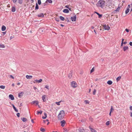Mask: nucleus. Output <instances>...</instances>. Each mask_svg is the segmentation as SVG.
Returning <instances> with one entry per match:
<instances>
[{
    "instance_id": "nucleus-2",
    "label": "nucleus",
    "mask_w": 132,
    "mask_h": 132,
    "mask_svg": "<svg viewBox=\"0 0 132 132\" xmlns=\"http://www.w3.org/2000/svg\"><path fill=\"white\" fill-rule=\"evenodd\" d=\"M64 116V111L63 110L61 111L58 116V119L59 120H61L63 118Z\"/></svg>"
},
{
    "instance_id": "nucleus-13",
    "label": "nucleus",
    "mask_w": 132,
    "mask_h": 132,
    "mask_svg": "<svg viewBox=\"0 0 132 132\" xmlns=\"http://www.w3.org/2000/svg\"><path fill=\"white\" fill-rule=\"evenodd\" d=\"M46 96L45 95H43L42 96V98L44 102H45L46 101Z\"/></svg>"
},
{
    "instance_id": "nucleus-41",
    "label": "nucleus",
    "mask_w": 132,
    "mask_h": 132,
    "mask_svg": "<svg viewBox=\"0 0 132 132\" xmlns=\"http://www.w3.org/2000/svg\"><path fill=\"white\" fill-rule=\"evenodd\" d=\"M60 101H59L58 102H55V103L58 105H60Z\"/></svg>"
},
{
    "instance_id": "nucleus-15",
    "label": "nucleus",
    "mask_w": 132,
    "mask_h": 132,
    "mask_svg": "<svg viewBox=\"0 0 132 132\" xmlns=\"http://www.w3.org/2000/svg\"><path fill=\"white\" fill-rule=\"evenodd\" d=\"M63 12L65 13H68L69 12V10L68 9H64L63 11Z\"/></svg>"
},
{
    "instance_id": "nucleus-40",
    "label": "nucleus",
    "mask_w": 132,
    "mask_h": 132,
    "mask_svg": "<svg viewBox=\"0 0 132 132\" xmlns=\"http://www.w3.org/2000/svg\"><path fill=\"white\" fill-rule=\"evenodd\" d=\"M110 124V121H108L106 123V126L109 125Z\"/></svg>"
},
{
    "instance_id": "nucleus-24",
    "label": "nucleus",
    "mask_w": 132,
    "mask_h": 132,
    "mask_svg": "<svg viewBox=\"0 0 132 132\" xmlns=\"http://www.w3.org/2000/svg\"><path fill=\"white\" fill-rule=\"evenodd\" d=\"M128 48V47L127 46H125L123 47V49L124 51H125Z\"/></svg>"
},
{
    "instance_id": "nucleus-5",
    "label": "nucleus",
    "mask_w": 132,
    "mask_h": 132,
    "mask_svg": "<svg viewBox=\"0 0 132 132\" xmlns=\"http://www.w3.org/2000/svg\"><path fill=\"white\" fill-rule=\"evenodd\" d=\"M120 9V7L119 6L118 8L115 10L113 12L111 13L113 14H114L117 13V12H119Z\"/></svg>"
},
{
    "instance_id": "nucleus-54",
    "label": "nucleus",
    "mask_w": 132,
    "mask_h": 132,
    "mask_svg": "<svg viewBox=\"0 0 132 132\" xmlns=\"http://www.w3.org/2000/svg\"><path fill=\"white\" fill-rule=\"evenodd\" d=\"M17 0H12L13 2V3H15L16 2Z\"/></svg>"
},
{
    "instance_id": "nucleus-51",
    "label": "nucleus",
    "mask_w": 132,
    "mask_h": 132,
    "mask_svg": "<svg viewBox=\"0 0 132 132\" xmlns=\"http://www.w3.org/2000/svg\"><path fill=\"white\" fill-rule=\"evenodd\" d=\"M129 44L130 46H132V42H130L129 43Z\"/></svg>"
},
{
    "instance_id": "nucleus-10",
    "label": "nucleus",
    "mask_w": 132,
    "mask_h": 132,
    "mask_svg": "<svg viewBox=\"0 0 132 132\" xmlns=\"http://www.w3.org/2000/svg\"><path fill=\"white\" fill-rule=\"evenodd\" d=\"M72 72L73 71H71L70 72V73L68 75V77L70 79H71L72 77Z\"/></svg>"
},
{
    "instance_id": "nucleus-17",
    "label": "nucleus",
    "mask_w": 132,
    "mask_h": 132,
    "mask_svg": "<svg viewBox=\"0 0 132 132\" xmlns=\"http://www.w3.org/2000/svg\"><path fill=\"white\" fill-rule=\"evenodd\" d=\"M26 78L28 79H30L31 78H32V76L31 75H26Z\"/></svg>"
},
{
    "instance_id": "nucleus-58",
    "label": "nucleus",
    "mask_w": 132,
    "mask_h": 132,
    "mask_svg": "<svg viewBox=\"0 0 132 132\" xmlns=\"http://www.w3.org/2000/svg\"><path fill=\"white\" fill-rule=\"evenodd\" d=\"M22 106V103H20V105H19V106Z\"/></svg>"
},
{
    "instance_id": "nucleus-56",
    "label": "nucleus",
    "mask_w": 132,
    "mask_h": 132,
    "mask_svg": "<svg viewBox=\"0 0 132 132\" xmlns=\"http://www.w3.org/2000/svg\"><path fill=\"white\" fill-rule=\"evenodd\" d=\"M130 110L132 111V105L130 107Z\"/></svg>"
},
{
    "instance_id": "nucleus-14",
    "label": "nucleus",
    "mask_w": 132,
    "mask_h": 132,
    "mask_svg": "<svg viewBox=\"0 0 132 132\" xmlns=\"http://www.w3.org/2000/svg\"><path fill=\"white\" fill-rule=\"evenodd\" d=\"M12 105L13 107V109L16 112H18V110L15 107L14 105L13 104H12Z\"/></svg>"
},
{
    "instance_id": "nucleus-22",
    "label": "nucleus",
    "mask_w": 132,
    "mask_h": 132,
    "mask_svg": "<svg viewBox=\"0 0 132 132\" xmlns=\"http://www.w3.org/2000/svg\"><path fill=\"white\" fill-rule=\"evenodd\" d=\"M16 9L14 6H12V12H14L15 11Z\"/></svg>"
},
{
    "instance_id": "nucleus-4",
    "label": "nucleus",
    "mask_w": 132,
    "mask_h": 132,
    "mask_svg": "<svg viewBox=\"0 0 132 132\" xmlns=\"http://www.w3.org/2000/svg\"><path fill=\"white\" fill-rule=\"evenodd\" d=\"M103 27H104V30H109L110 29V28L109 26H106V24H104L103 25Z\"/></svg>"
},
{
    "instance_id": "nucleus-23",
    "label": "nucleus",
    "mask_w": 132,
    "mask_h": 132,
    "mask_svg": "<svg viewBox=\"0 0 132 132\" xmlns=\"http://www.w3.org/2000/svg\"><path fill=\"white\" fill-rule=\"evenodd\" d=\"M39 6L37 3H36V5L35 7V10H37L39 9Z\"/></svg>"
},
{
    "instance_id": "nucleus-36",
    "label": "nucleus",
    "mask_w": 132,
    "mask_h": 132,
    "mask_svg": "<svg viewBox=\"0 0 132 132\" xmlns=\"http://www.w3.org/2000/svg\"><path fill=\"white\" fill-rule=\"evenodd\" d=\"M37 3L39 5H40L41 3V0H38Z\"/></svg>"
},
{
    "instance_id": "nucleus-52",
    "label": "nucleus",
    "mask_w": 132,
    "mask_h": 132,
    "mask_svg": "<svg viewBox=\"0 0 132 132\" xmlns=\"http://www.w3.org/2000/svg\"><path fill=\"white\" fill-rule=\"evenodd\" d=\"M2 33L3 34V35H4L6 34V32L5 31V32H2Z\"/></svg>"
},
{
    "instance_id": "nucleus-11",
    "label": "nucleus",
    "mask_w": 132,
    "mask_h": 132,
    "mask_svg": "<svg viewBox=\"0 0 132 132\" xmlns=\"http://www.w3.org/2000/svg\"><path fill=\"white\" fill-rule=\"evenodd\" d=\"M9 99L12 100H14V97L13 95L11 94H10L9 95Z\"/></svg>"
},
{
    "instance_id": "nucleus-21",
    "label": "nucleus",
    "mask_w": 132,
    "mask_h": 132,
    "mask_svg": "<svg viewBox=\"0 0 132 132\" xmlns=\"http://www.w3.org/2000/svg\"><path fill=\"white\" fill-rule=\"evenodd\" d=\"M112 83V81L110 80L108 81L107 82V84L109 85H111Z\"/></svg>"
},
{
    "instance_id": "nucleus-32",
    "label": "nucleus",
    "mask_w": 132,
    "mask_h": 132,
    "mask_svg": "<svg viewBox=\"0 0 132 132\" xmlns=\"http://www.w3.org/2000/svg\"><path fill=\"white\" fill-rule=\"evenodd\" d=\"M5 45L3 44H0V48H4L5 47Z\"/></svg>"
},
{
    "instance_id": "nucleus-50",
    "label": "nucleus",
    "mask_w": 132,
    "mask_h": 132,
    "mask_svg": "<svg viewBox=\"0 0 132 132\" xmlns=\"http://www.w3.org/2000/svg\"><path fill=\"white\" fill-rule=\"evenodd\" d=\"M45 88H47V89H49V88H48V86H47V85H46L45 86Z\"/></svg>"
},
{
    "instance_id": "nucleus-63",
    "label": "nucleus",
    "mask_w": 132,
    "mask_h": 132,
    "mask_svg": "<svg viewBox=\"0 0 132 132\" xmlns=\"http://www.w3.org/2000/svg\"><path fill=\"white\" fill-rule=\"evenodd\" d=\"M95 13H96L97 15L99 13H98V12H95Z\"/></svg>"
},
{
    "instance_id": "nucleus-1",
    "label": "nucleus",
    "mask_w": 132,
    "mask_h": 132,
    "mask_svg": "<svg viewBox=\"0 0 132 132\" xmlns=\"http://www.w3.org/2000/svg\"><path fill=\"white\" fill-rule=\"evenodd\" d=\"M105 2L103 0H100L97 3L96 5L98 7L103 8L105 5Z\"/></svg>"
},
{
    "instance_id": "nucleus-18",
    "label": "nucleus",
    "mask_w": 132,
    "mask_h": 132,
    "mask_svg": "<svg viewBox=\"0 0 132 132\" xmlns=\"http://www.w3.org/2000/svg\"><path fill=\"white\" fill-rule=\"evenodd\" d=\"M6 29V27L4 25L2 26L1 28V30L2 31H4Z\"/></svg>"
},
{
    "instance_id": "nucleus-45",
    "label": "nucleus",
    "mask_w": 132,
    "mask_h": 132,
    "mask_svg": "<svg viewBox=\"0 0 132 132\" xmlns=\"http://www.w3.org/2000/svg\"><path fill=\"white\" fill-rule=\"evenodd\" d=\"M65 20L67 21L68 22H69V19L68 18H66Z\"/></svg>"
},
{
    "instance_id": "nucleus-35",
    "label": "nucleus",
    "mask_w": 132,
    "mask_h": 132,
    "mask_svg": "<svg viewBox=\"0 0 132 132\" xmlns=\"http://www.w3.org/2000/svg\"><path fill=\"white\" fill-rule=\"evenodd\" d=\"M5 88V86L3 85H1L0 86V88L2 89H4Z\"/></svg>"
},
{
    "instance_id": "nucleus-20",
    "label": "nucleus",
    "mask_w": 132,
    "mask_h": 132,
    "mask_svg": "<svg viewBox=\"0 0 132 132\" xmlns=\"http://www.w3.org/2000/svg\"><path fill=\"white\" fill-rule=\"evenodd\" d=\"M44 16V14L43 13H41L37 15L38 17H43Z\"/></svg>"
},
{
    "instance_id": "nucleus-3",
    "label": "nucleus",
    "mask_w": 132,
    "mask_h": 132,
    "mask_svg": "<svg viewBox=\"0 0 132 132\" xmlns=\"http://www.w3.org/2000/svg\"><path fill=\"white\" fill-rule=\"evenodd\" d=\"M71 86L72 87L75 88L77 87V84L75 81H72L71 82Z\"/></svg>"
},
{
    "instance_id": "nucleus-59",
    "label": "nucleus",
    "mask_w": 132,
    "mask_h": 132,
    "mask_svg": "<svg viewBox=\"0 0 132 132\" xmlns=\"http://www.w3.org/2000/svg\"><path fill=\"white\" fill-rule=\"evenodd\" d=\"M44 6H45L46 5H47V3H45L43 4Z\"/></svg>"
},
{
    "instance_id": "nucleus-16",
    "label": "nucleus",
    "mask_w": 132,
    "mask_h": 132,
    "mask_svg": "<svg viewBox=\"0 0 132 132\" xmlns=\"http://www.w3.org/2000/svg\"><path fill=\"white\" fill-rule=\"evenodd\" d=\"M21 120L24 122H26L27 120L26 118L24 117L21 118Z\"/></svg>"
},
{
    "instance_id": "nucleus-38",
    "label": "nucleus",
    "mask_w": 132,
    "mask_h": 132,
    "mask_svg": "<svg viewBox=\"0 0 132 132\" xmlns=\"http://www.w3.org/2000/svg\"><path fill=\"white\" fill-rule=\"evenodd\" d=\"M98 15V18H100L102 17V14H100L99 13Z\"/></svg>"
},
{
    "instance_id": "nucleus-25",
    "label": "nucleus",
    "mask_w": 132,
    "mask_h": 132,
    "mask_svg": "<svg viewBox=\"0 0 132 132\" xmlns=\"http://www.w3.org/2000/svg\"><path fill=\"white\" fill-rule=\"evenodd\" d=\"M18 3L20 4H21L22 3L23 1V0H17Z\"/></svg>"
},
{
    "instance_id": "nucleus-55",
    "label": "nucleus",
    "mask_w": 132,
    "mask_h": 132,
    "mask_svg": "<svg viewBox=\"0 0 132 132\" xmlns=\"http://www.w3.org/2000/svg\"><path fill=\"white\" fill-rule=\"evenodd\" d=\"M44 115L45 116V117H46L47 118V114L45 112L44 113Z\"/></svg>"
},
{
    "instance_id": "nucleus-31",
    "label": "nucleus",
    "mask_w": 132,
    "mask_h": 132,
    "mask_svg": "<svg viewBox=\"0 0 132 132\" xmlns=\"http://www.w3.org/2000/svg\"><path fill=\"white\" fill-rule=\"evenodd\" d=\"M48 2L50 3H52V0H46L45 3Z\"/></svg>"
},
{
    "instance_id": "nucleus-29",
    "label": "nucleus",
    "mask_w": 132,
    "mask_h": 132,
    "mask_svg": "<svg viewBox=\"0 0 132 132\" xmlns=\"http://www.w3.org/2000/svg\"><path fill=\"white\" fill-rule=\"evenodd\" d=\"M40 130L42 132H44L45 131V130L44 128L41 127L40 129Z\"/></svg>"
},
{
    "instance_id": "nucleus-42",
    "label": "nucleus",
    "mask_w": 132,
    "mask_h": 132,
    "mask_svg": "<svg viewBox=\"0 0 132 132\" xmlns=\"http://www.w3.org/2000/svg\"><path fill=\"white\" fill-rule=\"evenodd\" d=\"M94 68L93 67L90 70V73H92L94 71Z\"/></svg>"
},
{
    "instance_id": "nucleus-28",
    "label": "nucleus",
    "mask_w": 132,
    "mask_h": 132,
    "mask_svg": "<svg viewBox=\"0 0 132 132\" xmlns=\"http://www.w3.org/2000/svg\"><path fill=\"white\" fill-rule=\"evenodd\" d=\"M129 8H127L126 10L125 11V14H127L129 12Z\"/></svg>"
},
{
    "instance_id": "nucleus-34",
    "label": "nucleus",
    "mask_w": 132,
    "mask_h": 132,
    "mask_svg": "<svg viewBox=\"0 0 132 132\" xmlns=\"http://www.w3.org/2000/svg\"><path fill=\"white\" fill-rule=\"evenodd\" d=\"M113 110H114V109L113 108V106H111V109H110V112H112L113 111Z\"/></svg>"
},
{
    "instance_id": "nucleus-60",
    "label": "nucleus",
    "mask_w": 132,
    "mask_h": 132,
    "mask_svg": "<svg viewBox=\"0 0 132 132\" xmlns=\"http://www.w3.org/2000/svg\"><path fill=\"white\" fill-rule=\"evenodd\" d=\"M65 7H66V8H67V9H68L69 8V6L67 5H66L65 6Z\"/></svg>"
},
{
    "instance_id": "nucleus-46",
    "label": "nucleus",
    "mask_w": 132,
    "mask_h": 132,
    "mask_svg": "<svg viewBox=\"0 0 132 132\" xmlns=\"http://www.w3.org/2000/svg\"><path fill=\"white\" fill-rule=\"evenodd\" d=\"M55 20L57 22L59 21V18H56L55 19Z\"/></svg>"
},
{
    "instance_id": "nucleus-7",
    "label": "nucleus",
    "mask_w": 132,
    "mask_h": 132,
    "mask_svg": "<svg viewBox=\"0 0 132 132\" xmlns=\"http://www.w3.org/2000/svg\"><path fill=\"white\" fill-rule=\"evenodd\" d=\"M60 123L61 124V126L62 127H63L65 125V124L66 123L65 121L64 120H63L61 121Z\"/></svg>"
},
{
    "instance_id": "nucleus-30",
    "label": "nucleus",
    "mask_w": 132,
    "mask_h": 132,
    "mask_svg": "<svg viewBox=\"0 0 132 132\" xmlns=\"http://www.w3.org/2000/svg\"><path fill=\"white\" fill-rule=\"evenodd\" d=\"M43 111L42 110H40V111H37V114L38 115L39 114H41L42 113Z\"/></svg>"
},
{
    "instance_id": "nucleus-47",
    "label": "nucleus",
    "mask_w": 132,
    "mask_h": 132,
    "mask_svg": "<svg viewBox=\"0 0 132 132\" xmlns=\"http://www.w3.org/2000/svg\"><path fill=\"white\" fill-rule=\"evenodd\" d=\"M10 77L13 79H14V77L12 75H10Z\"/></svg>"
},
{
    "instance_id": "nucleus-27",
    "label": "nucleus",
    "mask_w": 132,
    "mask_h": 132,
    "mask_svg": "<svg viewBox=\"0 0 132 132\" xmlns=\"http://www.w3.org/2000/svg\"><path fill=\"white\" fill-rule=\"evenodd\" d=\"M121 76H119L117 77L116 78V80L117 82L118 81H119L120 79H121Z\"/></svg>"
},
{
    "instance_id": "nucleus-19",
    "label": "nucleus",
    "mask_w": 132,
    "mask_h": 132,
    "mask_svg": "<svg viewBox=\"0 0 132 132\" xmlns=\"http://www.w3.org/2000/svg\"><path fill=\"white\" fill-rule=\"evenodd\" d=\"M31 103L32 104L35 103L36 104V105H38V102L37 101H34L32 102Z\"/></svg>"
},
{
    "instance_id": "nucleus-33",
    "label": "nucleus",
    "mask_w": 132,
    "mask_h": 132,
    "mask_svg": "<svg viewBox=\"0 0 132 132\" xmlns=\"http://www.w3.org/2000/svg\"><path fill=\"white\" fill-rule=\"evenodd\" d=\"M84 102L86 104H89V102L88 100H85Z\"/></svg>"
},
{
    "instance_id": "nucleus-61",
    "label": "nucleus",
    "mask_w": 132,
    "mask_h": 132,
    "mask_svg": "<svg viewBox=\"0 0 132 132\" xmlns=\"http://www.w3.org/2000/svg\"><path fill=\"white\" fill-rule=\"evenodd\" d=\"M128 7H127L128 8H129V9L131 7V6H130V5L129 4L128 5Z\"/></svg>"
},
{
    "instance_id": "nucleus-62",
    "label": "nucleus",
    "mask_w": 132,
    "mask_h": 132,
    "mask_svg": "<svg viewBox=\"0 0 132 132\" xmlns=\"http://www.w3.org/2000/svg\"><path fill=\"white\" fill-rule=\"evenodd\" d=\"M34 90H36L37 89V88L36 87L34 86Z\"/></svg>"
},
{
    "instance_id": "nucleus-37",
    "label": "nucleus",
    "mask_w": 132,
    "mask_h": 132,
    "mask_svg": "<svg viewBox=\"0 0 132 132\" xmlns=\"http://www.w3.org/2000/svg\"><path fill=\"white\" fill-rule=\"evenodd\" d=\"M96 90L95 89H94L93 91V94L94 95H95L96 94Z\"/></svg>"
},
{
    "instance_id": "nucleus-49",
    "label": "nucleus",
    "mask_w": 132,
    "mask_h": 132,
    "mask_svg": "<svg viewBox=\"0 0 132 132\" xmlns=\"http://www.w3.org/2000/svg\"><path fill=\"white\" fill-rule=\"evenodd\" d=\"M46 117H45V116H43L42 117V118L43 119H46Z\"/></svg>"
},
{
    "instance_id": "nucleus-53",
    "label": "nucleus",
    "mask_w": 132,
    "mask_h": 132,
    "mask_svg": "<svg viewBox=\"0 0 132 132\" xmlns=\"http://www.w3.org/2000/svg\"><path fill=\"white\" fill-rule=\"evenodd\" d=\"M89 128L90 129V130H91V129L93 128H92V127L91 126V125H90L89 126Z\"/></svg>"
},
{
    "instance_id": "nucleus-9",
    "label": "nucleus",
    "mask_w": 132,
    "mask_h": 132,
    "mask_svg": "<svg viewBox=\"0 0 132 132\" xmlns=\"http://www.w3.org/2000/svg\"><path fill=\"white\" fill-rule=\"evenodd\" d=\"M42 81V80L41 79H40L39 80H35V81L34 82V83H40Z\"/></svg>"
},
{
    "instance_id": "nucleus-43",
    "label": "nucleus",
    "mask_w": 132,
    "mask_h": 132,
    "mask_svg": "<svg viewBox=\"0 0 132 132\" xmlns=\"http://www.w3.org/2000/svg\"><path fill=\"white\" fill-rule=\"evenodd\" d=\"M125 31H126L127 32H129V29H128L127 28H126L125 30Z\"/></svg>"
},
{
    "instance_id": "nucleus-6",
    "label": "nucleus",
    "mask_w": 132,
    "mask_h": 132,
    "mask_svg": "<svg viewBox=\"0 0 132 132\" xmlns=\"http://www.w3.org/2000/svg\"><path fill=\"white\" fill-rule=\"evenodd\" d=\"M77 16L76 15H74L73 17L71 18V20L72 21H75L76 20Z\"/></svg>"
},
{
    "instance_id": "nucleus-8",
    "label": "nucleus",
    "mask_w": 132,
    "mask_h": 132,
    "mask_svg": "<svg viewBox=\"0 0 132 132\" xmlns=\"http://www.w3.org/2000/svg\"><path fill=\"white\" fill-rule=\"evenodd\" d=\"M78 130L79 132H85V130L83 127L79 128Z\"/></svg>"
},
{
    "instance_id": "nucleus-26",
    "label": "nucleus",
    "mask_w": 132,
    "mask_h": 132,
    "mask_svg": "<svg viewBox=\"0 0 132 132\" xmlns=\"http://www.w3.org/2000/svg\"><path fill=\"white\" fill-rule=\"evenodd\" d=\"M59 18L60 20L62 21H63L65 20L64 18L62 16H60Z\"/></svg>"
},
{
    "instance_id": "nucleus-39",
    "label": "nucleus",
    "mask_w": 132,
    "mask_h": 132,
    "mask_svg": "<svg viewBox=\"0 0 132 132\" xmlns=\"http://www.w3.org/2000/svg\"><path fill=\"white\" fill-rule=\"evenodd\" d=\"M90 130L91 132H95L96 131L93 128L92 129H91Z\"/></svg>"
},
{
    "instance_id": "nucleus-57",
    "label": "nucleus",
    "mask_w": 132,
    "mask_h": 132,
    "mask_svg": "<svg viewBox=\"0 0 132 132\" xmlns=\"http://www.w3.org/2000/svg\"><path fill=\"white\" fill-rule=\"evenodd\" d=\"M14 38V36H11L10 37V39H13V38Z\"/></svg>"
},
{
    "instance_id": "nucleus-64",
    "label": "nucleus",
    "mask_w": 132,
    "mask_h": 132,
    "mask_svg": "<svg viewBox=\"0 0 132 132\" xmlns=\"http://www.w3.org/2000/svg\"><path fill=\"white\" fill-rule=\"evenodd\" d=\"M31 121L32 122V123H34V120H33V119H31Z\"/></svg>"
},
{
    "instance_id": "nucleus-12",
    "label": "nucleus",
    "mask_w": 132,
    "mask_h": 132,
    "mask_svg": "<svg viewBox=\"0 0 132 132\" xmlns=\"http://www.w3.org/2000/svg\"><path fill=\"white\" fill-rule=\"evenodd\" d=\"M24 92H21L20 93H19L18 94V97L20 98H21L22 96L24 94Z\"/></svg>"
},
{
    "instance_id": "nucleus-44",
    "label": "nucleus",
    "mask_w": 132,
    "mask_h": 132,
    "mask_svg": "<svg viewBox=\"0 0 132 132\" xmlns=\"http://www.w3.org/2000/svg\"><path fill=\"white\" fill-rule=\"evenodd\" d=\"M20 114L19 113H16V115L18 117H19L20 116Z\"/></svg>"
},
{
    "instance_id": "nucleus-48",
    "label": "nucleus",
    "mask_w": 132,
    "mask_h": 132,
    "mask_svg": "<svg viewBox=\"0 0 132 132\" xmlns=\"http://www.w3.org/2000/svg\"><path fill=\"white\" fill-rule=\"evenodd\" d=\"M49 121L48 120V119H47L46 120H44L43 121L45 123V122L46 121Z\"/></svg>"
}]
</instances>
